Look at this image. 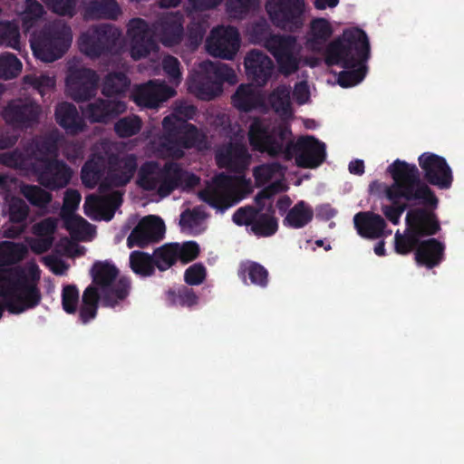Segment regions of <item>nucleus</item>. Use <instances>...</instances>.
<instances>
[{"instance_id":"nucleus-55","label":"nucleus","mask_w":464,"mask_h":464,"mask_svg":"<svg viewBox=\"0 0 464 464\" xmlns=\"http://www.w3.org/2000/svg\"><path fill=\"white\" fill-rule=\"evenodd\" d=\"M175 244L177 246L176 250L178 252L179 260L183 264H188L195 260L199 255V246L195 241H187L182 245L179 243Z\"/></svg>"},{"instance_id":"nucleus-22","label":"nucleus","mask_w":464,"mask_h":464,"mask_svg":"<svg viewBox=\"0 0 464 464\" xmlns=\"http://www.w3.org/2000/svg\"><path fill=\"white\" fill-rule=\"evenodd\" d=\"M81 109L90 122L108 124L127 111V103L120 99L97 98Z\"/></svg>"},{"instance_id":"nucleus-49","label":"nucleus","mask_w":464,"mask_h":464,"mask_svg":"<svg viewBox=\"0 0 464 464\" xmlns=\"http://www.w3.org/2000/svg\"><path fill=\"white\" fill-rule=\"evenodd\" d=\"M199 198L210 207L225 210L230 207L228 197L218 189H205L199 192Z\"/></svg>"},{"instance_id":"nucleus-24","label":"nucleus","mask_w":464,"mask_h":464,"mask_svg":"<svg viewBox=\"0 0 464 464\" xmlns=\"http://www.w3.org/2000/svg\"><path fill=\"white\" fill-rule=\"evenodd\" d=\"M247 79L258 87H264L270 81L275 64L272 59L260 50L249 51L244 60Z\"/></svg>"},{"instance_id":"nucleus-7","label":"nucleus","mask_w":464,"mask_h":464,"mask_svg":"<svg viewBox=\"0 0 464 464\" xmlns=\"http://www.w3.org/2000/svg\"><path fill=\"white\" fill-rule=\"evenodd\" d=\"M119 269L108 260L95 261L91 269L92 284L100 293L102 305L108 308H115L130 295L131 281L128 276H119Z\"/></svg>"},{"instance_id":"nucleus-54","label":"nucleus","mask_w":464,"mask_h":464,"mask_svg":"<svg viewBox=\"0 0 464 464\" xmlns=\"http://www.w3.org/2000/svg\"><path fill=\"white\" fill-rule=\"evenodd\" d=\"M207 276V269L202 263H195L184 273V281L188 285H199Z\"/></svg>"},{"instance_id":"nucleus-28","label":"nucleus","mask_w":464,"mask_h":464,"mask_svg":"<svg viewBox=\"0 0 464 464\" xmlns=\"http://www.w3.org/2000/svg\"><path fill=\"white\" fill-rule=\"evenodd\" d=\"M218 163L230 171L243 173L249 166L251 155L243 144L230 145L224 153L218 155Z\"/></svg>"},{"instance_id":"nucleus-13","label":"nucleus","mask_w":464,"mask_h":464,"mask_svg":"<svg viewBox=\"0 0 464 464\" xmlns=\"http://www.w3.org/2000/svg\"><path fill=\"white\" fill-rule=\"evenodd\" d=\"M235 76L232 68L210 61L200 63V72L192 79V86L203 100H212L222 92V84Z\"/></svg>"},{"instance_id":"nucleus-18","label":"nucleus","mask_w":464,"mask_h":464,"mask_svg":"<svg viewBox=\"0 0 464 464\" xmlns=\"http://www.w3.org/2000/svg\"><path fill=\"white\" fill-rule=\"evenodd\" d=\"M206 45L211 55L231 60L239 49L240 34L234 26H219L211 31Z\"/></svg>"},{"instance_id":"nucleus-38","label":"nucleus","mask_w":464,"mask_h":464,"mask_svg":"<svg viewBox=\"0 0 464 464\" xmlns=\"http://www.w3.org/2000/svg\"><path fill=\"white\" fill-rule=\"evenodd\" d=\"M176 248V244L167 243L154 249L152 256L155 268L164 272L176 265L179 261Z\"/></svg>"},{"instance_id":"nucleus-41","label":"nucleus","mask_w":464,"mask_h":464,"mask_svg":"<svg viewBox=\"0 0 464 464\" xmlns=\"http://www.w3.org/2000/svg\"><path fill=\"white\" fill-rule=\"evenodd\" d=\"M239 274L246 277L247 276L253 285L262 288L268 285V271L257 262L246 261L240 265Z\"/></svg>"},{"instance_id":"nucleus-20","label":"nucleus","mask_w":464,"mask_h":464,"mask_svg":"<svg viewBox=\"0 0 464 464\" xmlns=\"http://www.w3.org/2000/svg\"><path fill=\"white\" fill-rule=\"evenodd\" d=\"M165 234L163 220L156 216H147L141 218L130 233L127 238L129 248L138 246L147 247L151 244L160 242Z\"/></svg>"},{"instance_id":"nucleus-39","label":"nucleus","mask_w":464,"mask_h":464,"mask_svg":"<svg viewBox=\"0 0 464 464\" xmlns=\"http://www.w3.org/2000/svg\"><path fill=\"white\" fill-rule=\"evenodd\" d=\"M129 261L133 273L141 277L151 276L155 273L156 268L152 255L139 250L132 251Z\"/></svg>"},{"instance_id":"nucleus-29","label":"nucleus","mask_w":464,"mask_h":464,"mask_svg":"<svg viewBox=\"0 0 464 464\" xmlns=\"http://www.w3.org/2000/svg\"><path fill=\"white\" fill-rule=\"evenodd\" d=\"M54 115L56 122L64 129L67 134H78L85 128L84 121L79 115L76 107L70 102L59 103Z\"/></svg>"},{"instance_id":"nucleus-57","label":"nucleus","mask_w":464,"mask_h":464,"mask_svg":"<svg viewBox=\"0 0 464 464\" xmlns=\"http://www.w3.org/2000/svg\"><path fill=\"white\" fill-rule=\"evenodd\" d=\"M44 14V8L37 0H24V10L22 14L24 24L32 25Z\"/></svg>"},{"instance_id":"nucleus-46","label":"nucleus","mask_w":464,"mask_h":464,"mask_svg":"<svg viewBox=\"0 0 464 464\" xmlns=\"http://www.w3.org/2000/svg\"><path fill=\"white\" fill-rule=\"evenodd\" d=\"M22 68V63L14 54L5 53L0 55V78L14 79L21 72Z\"/></svg>"},{"instance_id":"nucleus-43","label":"nucleus","mask_w":464,"mask_h":464,"mask_svg":"<svg viewBox=\"0 0 464 464\" xmlns=\"http://www.w3.org/2000/svg\"><path fill=\"white\" fill-rule=\"evenodd\" d=\"M420 237L415 234L409 227H406L404 233L399 230L394 236V249L397 254L408 255L417 249L420 245Z\"/></svg>"},{"instance_id":"nucleus-19","label":"nucleus","mask_w":464,"mask_h":464,"mask_svg":"<svg viewBox=\"0 0 464 464\" xmlns=\"http://www.w3.org/2000/svg\"><path fill=\"white\" fill-rule=\"evenodd\" d=\"M41 106L32 100L15 99L8 102L3 110L6 123L19 129H28L39 121Z\"/></svg>"},{"instance_id":"nucleus-40","label":"nucleus","mask_w":464,"mask_h":464,"mask_svg":"<svg viewBox=\"0 0 464 464\" xmlns=\"http://www.w3.org/2000/svg\"><path fill=\"white\" fill-rule=\"evenodd\" d=\"M166 299L169 305H179L182 307H192L198 302V296L192 288L187 285H180L177 289H169L166 292Z\"/></svg>"},{"instance_id":"nucleus-63","label":"nucleus","mask_w":464,"mask_h":464,"mask_svg":"<svg viewBox=\"0 0 464 464\" xmlns=\"http://www.w3.org/2000/svg\"><path fill=\"white\" fill-rule=\"evenodd\" d=\"M81 194L75 189H68L64 194L63 211L72 212L78 208L81 202Z\"/></svg>"},{"instance_id":"nucleus-5","label":"nucleus","mask_w":464,"mask_h":464,"mask_svg":"<svg viewBox=\"0 0 464 464\" xmlns=\"http://www.w3.org/2000/svg\"><path fill=\"white\" fill-rule=\"evenodd\" d=\"M39 280L40 269L36 265L28 272L20 266L0 268V296L9 313L19 314L40 304Z\"/></svg>"},{"instance_id":"nucleus-32","label":"nucleus","mask_w":464,"mask_h":464,"mask_svg":"<svg viewBox=\"0 0 464 464\" xmlns=\"http://www.w3.org/2000/svg\"><path fill=\"white\" fill-rule=\"evenodd\" d=\"M231 99L233 106L244 112H249L261 104L260 95L251 84H240Z\"/></svg>"},{"instance_id":"nucleus-16","label":"nucleus","mask_w":464,"mask_h":464,"mask_svg":"<svg viewBox=\"0 0 464 464\" xmlns=\"http://www.w3.org/2000/svg\"><path fill=\"white\" fill-rule=\"evenodd\" d=\"M419 166L423 173V179L429 187L449 189L453 183L452 169L445 158L432 152H424L418 158Z\"/></svg>"},{"instance_id":"nucleus-50","label":"nucleus","mask_w":464,"mask_h":464,"mask_svg":"<svg viewBox=\"0 0 464 464\" xmlns=\"http://www.w3.org/2000/svg\"><path fill=\"white\" fill-rule=\"evenodd\" d=\"M281 170L282 165L279 162L266 163L255 167L253 176L256 183L258 186H263Z\"/></svg>"},{"instance_id":"nucleus-42","label":"nucleus","mask_w":464,"mask_h":464,"mask_svg":"<svg viewBox=\"0 0 464 464\" xmlns=\"http://www.w3.org/2000/svg\"><path fill=\"white\" fill-rule=\"evenodd\" d=\"M103 170L104 166L100 159L88 160L81 171L82 184L89 188H93L102 179Z\"/></svg>"},{"instance_id":"nucleus-15","label":"nucleus","mask_w":464,"mask_h":464,"mask_svg":"<svg viewBox=\"0 0 464 464\" xmlns=\"http://www.w3.org/2000/svg\"><path fill=\"white\" fill-rule=\"evenodd\" d=\"M265 48L275 58L279 72L288 77L295 73L300 67V56L297 38L291 34H272L266 41Z\"/></svg>"},{"instance_id":"nucleus-27","label":"nucleus","mask_w":464,"mask_h":464,"mask_svg":"<svg viewBox=\"0 0 464 464\" xmlns=\"http://www.w3.org/2000/svg\"><path fill=\"white\" fill-rule=\"evenodd\" d=\"M354 227L360 236L377 239L383 236L387 224L384 218L373 212H359L353 218Z\"/></svg>"},{"instance_id":"nucleus-61","label":"nucleus","mask_w":464,"mask_h":464,"mask_svg":"<svg viewBox=\"0 0 464 464\" xmlns=\"http://www.w3.org/2000/svg\"><path fill=\"white\" fill-rule=\"evenodd\" d=\"M57 228V220L53 218H46L34 224L32 227L33 234L38 237H53Z\"/></svg>"},{"instance_id":"nucleus-45","label":"nucleus","mask_w":464,"mask_h":464,"mask_svg":"<svg viewBox=\"0 0 464 464\" xmlns=\"http://www.w3.org/2000/svg\"><path fill=\"white\" fill-rule=\"evenodd\" d=\"M142 126L140 118L129 115L119 119L114 124V131L120 138H130L138 134Z\"/></svg>"},{"instance_id":"nucleus-25","label":"nucleus","mask_w":464,"mask_h":464,"mask_svg":"<svg viewBox=\"0 0 464 464\" xmlns=\"http://www.w3.org/2000/svg\"><path fill=\"white\" fill-rule=\"evenodd\" d=\"M175 94L176 91L172 87L163 82L150 80L146 83L137 86L133 91L132 98L139 106L155 109Z\"/></svg>"},{"instance_id":"nucleus-33","label":"nucleus","mask_w":464,"mask_h":464,"mask_svg":"<svg viewBox=\"0 0 464 464\" xmlns=\"http://www.w3.org/2000/svg\"><path fill=\"white\" fill-rule=\"evenodd\" d=\"M313 218L314 210L311 206L304 200H300L288 210L283 224L290 228H303L313 220Z\"/></svg>"},{"instance_id":"nucleus-8","label":"nucleus","mask_w":464,"mask_h":464,"mask_svg":"<svg viewBox=\"0 0 464 464\" xmlns=\"http://www.w3.org/2000/svg\"><path fill=\"white\" fill-rule=\"evenodd\" d=\"M185 174V170L176 162L161 165L156 160H147L138 170L137 184L147 191L157 189L161 198H166L182 186Z\"/></svg>"},{"instance_id":"nucleus-64","label":"nucleus","mask_w":464,"mask_h":464,"mask_svg":"<svg viewBox=\"0 0 464 464\" xmlns=\"http://www.w3.org/2000/svg\"><path fill=\"white\" fill-rule=\"evenodd\" d=\"M90 223L85 220L83 218L71 214L70 216L64 218V227L70 232L73 233L79 231L85 227H90Z\"/></svg>"},{"instance_id":"nucleus-3","label":"nucleus","mask_w":464,"mask_h":464,"mask_svg":"<svg viewBox=\"0 0 464 464\" xmlns=\"http://www.w3.org/2000/svg\"><path fill=\"white\" fill-rule=\"evenodd\" d=\"M184 17L179 12L169 13L160 17L153 24V30L142 18L131 19L128 24V36L130 41V56L140 60L148 56L157 48L153 34L156 33L165 46L179 44L184 34Z\"/></svg>"},{"instance_id":"nucleus-37","label":"nucleus","mask_w":464,"mask_h":464,"mask_svg":"<svg viewBox=\"0 0 464 464\" xmlns=\"http://www.w3.org/2000/svg\"><path fill=\"white\" fill-rule=\"evenodd\" d=\"M278 230V221L275 217V209L270 205L266 214L257 215L251 227L254 235L259 237H268L275 235Z\"/></svg>"},{"instance_id":"nucleus-4","label":"nucleus","mask_w":464,"mask_h":464,"mask_svg":"<svg viewBox=\"0 0 464 464\" xmlns=\"http://www.w3.org/2000/svg\"><path fill=\"white\" fill-rule=\"evenodd\" d=\"M198 109L186 102L176 104L173 112L162 121L163 133L159 139V150L167 157L180 160L186 149L199 146L205 136L197 126L189 123Z\"/></svg>"},{"instance_id":"nucleus-56","label":"nucleus","mask_w":464,"mask_h":464,"mask_svg":"<svg viewBox=\"0 0 464 464\" xmlns=\"http://www.w3.org/2000/svg\"><path fill=\"white\" fill-rule=\"evenodd\" d=\"M411 205L403 200V202H400V199L396 203H392V205H383L382 207V211L385 218L392 222L393 225H397L400 222L401 217L403 212L407 208H411Z\"/></svg>"},{"instance_id":"nucleus-60","label":"nucleus","mask_w":464,"mask_h":464,"mask_svg":"<svg viewBox=\"0 0 464 464\" xmlns=\"http://www.w3.org/2000/svg\"><path fill=\"white\" fill-rule=\"evenodd\" d=\"M162 68L171 82L178 84L180 82V63L176 57L172 55L165 56L162 60Z\"/></svg>"},{"instance_id":"nucleus-48","label":"nucleus","mask_w":464,"mask_h":464,"mask_svg":"<svg viewBox=\"0 0 464 464\" xmlns=\"http://www.w3.org/2000/svg\"><path fill=\"white\" fill-rule=\"evenodd\" d=\"M0 45L20 49V33L18 28L10 22H0Z\"/></svg>"},{"instance_id":"nucleus-14","label":"nucleus","mask_w":464,"mask_h":464,"mask_svg":"<svg viewBox=\"0 0 464 464\" xmlns=\"http://www.w3.org/2000/svg\"><path fill=\"white\" fill-rule=\"evenodd\" d=\"M304 0H267L266 11L271 23L284 31L295 33L304 22Z\"/></svg>"},{"instance_id":"nucleus-34","label":"nucleus","mask_w":464,"mask_h":464,"mask_svg":"<svg viewBox=\"0 0 464 464\" xmlns=\"http://www.w3.org/2000/svg\"><path fill=\"white\" fill-rule=\"evenodd\" d=\"M86 14L96 19L115 20L121 11L115 0H85Z\"/></svg>"},{"instance_id":"nucleus-53","label":"nucleus","mask_w":464,"mask_h":464,"mask_svg":"<svg viewBox=\"0 0 464 464\" xmlns=\"http://www.w3.org/2000/svg\"><path fill=\"white\" fill-rule=\"evenodd\" d=\"M22 257V247L13 242H5L0 247V266L14 264Z\"/></svg>"},{"instance_id":"nucleus-35","label":"nucleus","mask_w":464,"mask_h":464,"mask_svg":"<svg viewBox=\"0 0 464 464\" xmlns=\"http://www.w3.org/2000/svg\"><path fill=\"white\" fill-rule=\"evenodd\" d=\"M29 207L26 202L17 197H13L8 203V215L9 220L14 224H20V228L16 231H13L8 228L5 230V236L7 237H15L19 236L24 227V222L26 221L29 215Z\"/></svg>"},{"instance_id":"nucleus-62","label":"nucleus","mask_w":464,"mask_h":464,"mask_svg":"<svg viewBox=\"0 0 464 464\" xmlns=\"http://www.w3.org/2000/svg\"><path fill=\"white\" fill-rule=\"evenodd\" d=\"M205 217L204 212L198 208L192 210L187 209L180 215L179 224L181 227L192 228L198 224V221Z\"/></svg>"},{"instance_id":"nucleus-30","label":"nucleus","mask_w":464,"mask_h":464,"mask_svg":"<svg viewBox=\"0 0 464 464\" xmlns=\"http://www.w3.org/2000/svg\"><path fill=\"white\" fill-rule=\"evenodd\" d=\"M333 34V27L325 18H314L310 23L306 36V46L314 51L320 52Z\"/></svg>"},{"instance_id":"nucleus-9","label":"nucleus","mask_w":464,"mask_h":464,"mask_svg":"<svg viewBox=\"0 0 464 464\" xmlns=\"http://www.w3.org/2000/svg\"><path fill=\"white\" fill-rule=\"evenodd\" d=\"M72 41V29L62 22H53L33 34L30 45L35 58L53 63L67 52Z\"/></svg>"},{"instance_id":"nucleus-1","label":"nucleus","mask_w":464,"mask_h":464,"mask_svg":"<svg viewBox=\"0 0 464 464\" xmlns=\"http://www.w3.org/2000/svg\"><path fill=\"white\" fill-rule=\"evenodd\" d=\"M248 140L254 150L271 158L282 156L288 161L295 157V164L303 169L318 168L326 159L324 142L311 135L295 140L288 124L272 123L259 117L249 125Z\"/></svg>"},{"instance_id":"nucleus-26","label":"nucleus","mask_w":464,"mask_h":464,"mask_svg":"<svg viewBox=\"0 0 464 464\" xmlns=\"http://www.w3.org/2000/svg\"><path fill=\"white\" fill-rule=\"evenodd\" d=\"M415 262L419 266L432 269L439 266L445 258V245L432 237L420 240L415 253Z\"/></svg>"},{"instance_id":"nucleus-58","label":"nucleus","mask_w":464,"mask_h":464,"mask_svg":"<svg viewBox=\"0 0 464 464\" xmlns=\"http://www.w3.org/2000/svg\"><path fill=\"white\" fill-rule=\"evenodd\" d=\"M249 34L251 39L257 44H262L265 47L266 41L273 34L270 31V25L265 20L255 22L250 29Z\"/></svg>"},{"instance_id":"nucleus-21","label":"nucleus","mask_w":464,"mask_h":464,"mask_svg":"<svg viewBox=\"0 0 464 464\" xmlns=\"http://www.w3.org/2000/svg\"><path fill=\"white\" fill-rule=\"evenodd\" d=\"M99 76L90 68L72 71L66 78V87L70 97L76 102L91 100L96 94Z\"/></svg>"},{"instance_id":"nucleus-47","label":"nucleus","mask_w":464,"mask_h":464,"mask_svg":"<svg viewBox=\"0 0 464 464\" xmlns=\"http://www.w3.org/2000/svg\"><path fill=\"white\" fill-rule=\"evenodd\" d=\"M270 102L276 112L283 115L291 113L290 92L285 87L274 90L270 95Z\"/></svg>"},{"instance_id":"nucleus-31","label":"nucleus","mask_w":464,"mask_h":464,"mask_svg":"<svg viewBox=\"0 0 464 464\" xmlns=\"http://www.w3.org/2000/svg\"><path fill=\"white\" fill-rule=\"evenodd\" d=\"M130 85L129 77L122 72H109L102 82V93L104 97H124Z\"/></svg>"},{"instance_id":"nucleus-52","label":"nucleus","mask_w":464,"mask_h":464,"mask_svg":"<svg viewBox=\"0 0 464 464\" xmlns=\"http://www.w3.org/2000/svg\"><path fill=\"white\" fill-rule=\"evenodd\" d=\"M53 13L72 17L75 14L77 0H42Z\"/></svg>"},{"instance_id":"nucleus-6","label":"nucleus","mask_w":464,"mask_h":464,"mask_svg":"<svg viewBox=\"0 0 464 464\" xmlns=\"http://www.w3.org/2000/svg\"><path fill=\"white\" fill-rule=\"evenodd\" d=\"M405 200L411 205L406 214V227L420 238L435 236L440 231V222L436 214L440 199L421 179Z\"/></svg>"},{"instance_id":"nucleus-10","label":"nucleus","mask_w":464,"mask_h":464,"mask_svg":"<svg viewBox=\"0 0 464 464\" xmlns=\"http://www.w3.org/2000/svg\"><path fill=\"white\" fill-rule=\"evenodd\" d=\"M393 182L387 185L379 180H373L369 185V192L381 196L383 194L391 203L399 199L405 200L416 184L420 179V171L415 164L395 160L387 169Z\"/></svg>"},{"instance_id":"nucleus-17","label":"nucleus","mask_w":464,"mask_h":464,"mask_svg":"<svg viewBox=\"0 0 464 464\" xmlns=\"http://www.w3.org/2000/svg\"><path fill=\"white\" fill-rule=\"evenodd\" d=\"M37 177L41 186L50 190L65 188L72 176V169L61 160L40 161L34 168L27 169Z\"/></svg>"},{"instance_id":"nucleus-11","label":"nucleus","mask_w":464,"mask_h":464,"mask_svg":"<svg viewBox=\"0 0 464 464\" xmlns=\"http://www.w3.org/2000/svg\"><path fill=\"white\" fill-rule=\"evenodd\" d=\"M58 145L53 136H44L0 156V163L15 169L27 170L40 161L52 160L56 157Z\"/></svg>"},{"instance_id":"nucleus-2","label":"nucleus","mask_w":464,"mask_h":464,"mask_svg":"<svg viewBox=\"0 0 464 464\" xmlns=\"http://www.w3.org/2000/svg\"><path fill=\"white\" fill-rule=\"evenodd\" d=\"M371 46L366 33L353 27L333 40L326 47L324 62L328 66L339 65L346 70L338 74L341 87L349 88L360 83L366 76Z\"/></svg>"},{"instance_id":"nucleus-23","label":"nucleus","mask_w":464,"mask_h":464,"mask_svg":"<svg viewBox=\"0 0 464 464\" xmlns=\"http://www.w3.org/2000/svg\"><path fill=\"white\" fill-rule=\"evenodd\" d=\"M138 169V158L135 154H126L110 160V169L100 189L124 187L134 177Z\"/></svg>"},{"instance_id":"nucleus-36","label":"nucleus","mask_w":464,"mask_h":464,"mask_svg":"<svg viewBox=\"0 0 464 464\" xmlns=\"http://www.w3.org/2000/svg\"><path fill=\"white\" fill-rule=\"evenodd\" d=\"M100 301L102 302L100 293L93 286H87L79 309V319L82 324H88L96 317Z\"/></svg>"},{"instance_id":"nucleus-12","label":"nucleus","mask_w":464,"mask_h":464,"mask_svg":"<svg viewBox=\"0 0 464 464\" xmlns=\"http://www.w3.org/2000/svg\"><path fill=\"white\" fill-rule=\"evenodd\" d=\"M121 36V32L112 24H100L92 25L82 33L79 38V48L90 58L112 53Z\"/></svg>"},{"instance_id":"nucleus-44","label":"nucleus","mask_w":464,"mask_h":464,"mask_svg":"<svg viewBox=\"0 0 464 464\" xmlns=\"http://www.w3.org/2000/svg\"><path fill=\"white\" fill-rule=\"evenodd\" d=\"M21 193L31 205L39 208H46L53 199V195L37 185H24Z\"/></svg>"},{"instance_id":"nucleus-51","label":"nucleus","mask_w":464,"mask_h":464,"mask_svg":"<svg viewBox=\"0 0 464 464\" xmlns=\"http://www.w3.org/2000/svg\"><path fill=\"white\" fill-rule=\"evenodd\" d=\"M79 290L74 285H67L62 291V304L67 314H74L79 303Z\"/></svg>"},{"instance_id":"nucleus-59","label":"nucleus","mask_w":464,"mask_h":464,"mask_svg":"<svg viewBox=\"0 0 464 464\" xmlns=\"http://www.w3.org/2000/svg\"><path fill=\"white\" fill-rule=\"evenodd\" d=\"M258 212L253 206L239 208L232 216V220L237 226H253Z\"/></svg>"}]
</instances>
